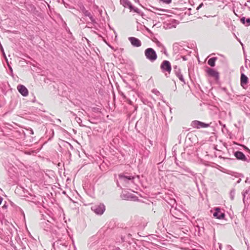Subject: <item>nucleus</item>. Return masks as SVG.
Returning a JSON list of instances; mask_svg holds the SVG:
<instances>
[{"mask_svg":"<svg viewBox=\"0 0 250 250\" xmlns=\"http://www.w3.org/2000/svg\"><path fill=\"white\" fill-rule=\"evenodd\" d=\"M54 250H69L68 243L65 239H59L53 244Z\"/></svg>","mask_w":250,"mask_h":250,"instance_id":"1","label":"nucleus"},{"mask_svg":"<svg viewBox=\"0 0 250 250\" xmlns=\"http://www.w3.org/2000/svg\"><path fill=\"white\" fill-rule=\"evenodd\" d=\"M145 55L147 59L151 62H154L157 58L155 50L152 48H148L145 51Z\"/></svg>","mask_w":250,"mask_h":250,"instance_id":"2","label":"nucleus"},{"mask_svg":"<svg viewBox=\"0 0 250 250\" xmlns=\"http://www.w3.org/2000/svg\"><path fill=\"white\" fill-rule=\"evenodd\" d=\"M91 209L96 214L101 215L105 211V207L103 203H99L92 205Z\"/></svg>","mask_w":250,"mask_h":250,"instance_id":"3","label":"nucleus"},{"mask_svg":"<svg viewBox=\"0 0 250 250\" xmlns=\"http://www.w3.org/2000/svg\"><path fill=\"white\" fill-rule=\"evenodd\" d=\"M160 68L162 71L165 73L166 76L168 77L167 73L169 75L171 71V66L170 62L167 60L164 61L161 64Z\"/></svg>","mask_w":250,"mask_h":250,"instance_id":"4","label":"nucleus"},{"mask_svg":"<svg viewBox=\"0 0 250 250\" xmlns=\"http://www.w3.org/2000/svg\"><path fill=\"white\" fill-rule=\"evenodd\" d=\"M170 213L174 218L178 219H182L185 217L184 214L176 208L171 209Z\"/></svg>","mask_w":250,"mask_h":250,"instance_id":"5","label":"nucleus"},{"mask_svg":"<svg viewBox=\"0 0 250 250\" xmlns=\"http://www.w3.org/2000/svg\"><path fill=\"white\" fill-rule=\"evenodd\" d=\"M191 125L194 128H202L208 127L209 126V125L199 121L195 120L191 122Z\"/></svg>","mask_w":250,"mask_h":250,"instance_id":"6","label":"nucleus"},{"mask_svg":"<svg viewBox=\"0 0 250 250\" xmlns=\"http://www.w3.org/2000/svg\"><path fill=\"white\" fill-rule=\"evenodd\" d=\"M173 71L174 72L176 76L179 78V79L181 82H183L184 84H185L186 82L183 75L181 74L180 68L177 65H175L173 66Z\"/></svg>","mask_w":250,"mask_h":250,"instance_id":"7","label":"nucleus"},{"mask_svg":"<svg viewBox=\"0 0 250 250\" xmlns=\"http://www.w3.org/2000/svg\"><path fill=\"white\" fill-rule=\"evenodd\" d=\"M206 72L209 76L214 78L216 80L219 79V73L214 69L210 68H207Z\"/></svg>","mask_w":250,"mask_h":250,"instance_id":"8","label":"nucleus"},{"mask_svg":"<svg viewBox=\"0 0 250 250\" xmlns=\"http://www.w3.org/2000/svg\"><path fill=\"white\" fill-rule=\"evenodd\" d=\"M119 178L121 181L124 182L125 183H128L129 181L133 182V181L134 179L133 176H125L122 174L119 175Z\"/></svg>","mask_w":250,"mask_h":250,"instance_id":"9","label":"nucleus"},{"mask_svg":"<svg viewBox=\"0 0 250 250\" xmlns=\"http://www.w3.org/2000/svg\"><path fill=\"white\" fill-rule=\"evenodd\" d=\"M128 40L131 44L134 47H138L141 46L142 43L140 40L135 37H129Z\"/></svg>","mask_w":250,"mask_h":250,"instance_id":"10","label":"nucleus"},{"mask_svg":"<svg viewBox=\"0 0 250 250\" xmlns=\"http://www.w3.org/2000/svg\"><path fill=\"white\" fill-rule=\"evenodd\" d=\"M234 155L238 160L247 162H249L246 156L241 151H237L234 152Z\"/></svg>","mask_w":250,"mask_h":250,"instance_id":"11","label":"nucleus"},{"mask_svg":"<svg viewBox=\"0 0 250 250\" xmlns=\"http://www.w3.org/2000/svg\"><path fill=\"white\" fill-rule=\"evenodd\" d=\"M17 89L18 91L21 93V94L23 96L25 97L28 95V89L23 85H19L17 86Z\"/></svg>","mask_w":250,"mask_h":250,"instance_id":"12","label":"nucleus"},{"mask_svg":"<svg viewBox=\"0 0 250 250\" xmlns=\"http://www.w3.org/2000/svg\"><path fill=\"white\" fill-rule=\"evenodd\" d=\"M121 4H122L125 7H128L130 10H134L135 11L137 12L138 9H134L133 6L132 5L130 2L128 0H120Z\"/></svg>","mask_w":250,"mask_h":250,"instance_id":"13","label":"nucleus"},{"mask_svg":"<svg viewBox=\"0 0 250 250\" xmlns=\"http://www.w3.org/2000/svg\"><path fill=\"white\" fill-rule=\"evenodd\" d=\"M213 216L217 219H222L225 217L224 213L222 212L219 208H216L213 213Z\"/></svg>","mask_w":250,"mask_h":250,"instance_id":"14","label":"nucleus"},{"mask_svg":"<svg viewBox=\"0 0 250 250\" xmlns=\"http://www.w3.org/2000/svg\"><path fill=\"white\" fill-rule=\"evenodd\" d=\"M82 11H83V14H84V15L85 17H88L89 18V19L90 20V21L92 23H95L96 22L95 19L93 18L92 14L88 10H86L83 7L82 10Z\"/></svg>","mask_w":250,"mask_h":250,"instance_id":"15","label":"nucleus"},{"mask_svg":"<svg viewBox=\"0 0 250 250\" xmlns=\"http://www.w3.org/2000/svg\"><path fill=\"white\" fill-rule=\"evenodd\" d=\"M121 197L122 199L126 200H131L135 197L132 194L126 192L122 193Z\"/></svg>","mask_w":250,"mask_h":250,"instance_id":"16","label":"nucleus"},{"mask_svg":"<svg viewBox=\"0 0 250 250\" xmlns=\"http://www.w3.org/2000/svg\"><path fill=\"white\" fill-rule=\"evenodd\" d=\"M248 77L243 73H242L241 75V85L242 87H244L245 85H246L248 83Z\"/></svg>","mask_w":250,"mask_h":250,"instance_id":"17","label":"nucleus"},{"mask_svg":"<svg viewBox=\"0 0 250 250\" xmlns=\"http://www.w3.org/2000/svg\"><path fill=\"white\" fill-rule=\"evenodd\" d=\"M122 241L123 242L127 243L129 245H131L133 242V239L129 237V235H124L121 237Z\"/></svg>","mask_w":250,"mask_h":250,"instance_id":"18","label":"nucleus"},{"mask_svg":"<svg viewBox=\"0 0 250 250\" xmlns=\"http://www.w3.org/2000/svg\"><path fill=\"white\" fill-rule=\"evenodd\" d=\"M240 21L246 26L250 25V18L246 19L245 17H243L240 19Z\"/></svg>","mask_w":250,"mask_h":250,"instance_id":"19","label":"nucleus"},{"mask_svg":"<svg viewBox=\"0 0 250 250\" xmlns=\"http://www.w3.org/2000/svg\"><path fill=\"white\" fill-rule=\"evenodd\" d=\"M217 59V57H212L209 59L208 62V63L211 67H213L215 64V61Z\"/></svg>","mask_w":250,"mask_h":250,"instance_id":"20","label":"nucleus"},{"mask_svg":"<svg viewBox=\"0 0 250 250\" xmlns=\"http://www.w3.org/2000/svg\"><path fill=\"white\" fill-rule=\"evenodd\" d=\"M234 195H235V191H234V190H231L230 192V199L231 200H233L234 198Z\"/></svg>","mask_w":250,"mask_h":250,"instance_id":"21","label":"nucleus"},{"mask_svg":"<svg viewBox=\"0 0 250 250\" xmlns=\"http://www.w3.org/2000/svg\"><path fill=\"white\" fill-rule=\"evenodd\" d=\"M181 242L185 244H188L189 243V240L186 237H183L181 238Z\"/></svg>","mask_w":250,"mask_h":250,"instance_id":"22","label":"nucleus"},{"mask_svg":"<svg viewBox=\"0 0 250 250\" xmlns=\"http://www.w3.org/2000/svg\"><path fill=\"white\" fill-rule=\"evenodd\" d=\"M173 50L174 51H176L178 50L179 47V44L177 43H175L173 45Z\"/></svg>","mask_w":250,"mask_h":250,"instance_id":"23","label":"nucleus"},{"mask_svg":"<svg viewBox=\"0 0 250 250\" xmlns=\"http://www.w3.org/2000/svg\"><path fill=\"white\" fill-rule=\"evenodd\" d=\"M15 240L17 241V242L20 244V242H21V239L19 237V235H15Z\"/></svg>","mask_w":250,"mask_h":250,"instance_id":"24","label":"nucleus"},{"mask_svg":"<svg viewBox=\"0 0 250 250\" xmlns=\"http://www.w3.org/2000/svg\"><path fill=\"white\" fill-rule=\"evenodd\" d=\"M8 65L9 71H10V75L12 77H13L14 74H13V69L12 68V67L10 65H9V64H8Z\"/></svg>","mask_w":250,"mask_h":250,"instance_id":"25","label":"nucleus"},{"mask_svg":"<svg viewBox=\"0 0 250 250\" xmlns=\"http://www.w3.org/2000/svg\"><path fill=\"white\" fill-rule=\"evenodd\" d=\"M76 120L78 124H79L80 125L82 122V121L81 119L80 118L78 117H76Z\"/></svg>","mask_w":250,"mask_h":250,"instance_id":"26","label":"nucleus"},{"mask_svg":"<svg viewBox=\"0 0 250 250\" xmlns=\"http://www.w3.org/2000/svg\"><path fill=\"white\" fill-rule=\"evenodd\" d=\"M249 190H246L244 193H243V196H244V198H243V201H244V200H245V195L246 194H248L249 193Z\"/></svg>","mask_w":250,"mask_h":250,"instance_id":"27","label":"nucleus"},{"mask_svg":"<svg viewBox=\"0 0 250 250\" xmlns=\"http://www.w3.org/2000/svg\"><path fill=\"white\" fill-rule=\"evenodd\" d=\"M226 247L228 250H231V249H233L232 247L229 245H227Z\"/></svg>","mask_w":250,"mask_h":250,"instance_id":"28","label":"nucleus"},{"mask_svg":"<svg viewBox=\"0 0 250 250\" xmlns=\"http://www.w3.org/2000/svg\"><path fill=\"white\" fill-rule=\"evenodd\" d=\"M244 240H245V243L246 245L248 247L249 246V243L248 240L246 239L245 238L244 239Z\"/></svg>","mask_w":250,"mask_h":250,"instance_id":"29","label":"nucleus"},{"mask_svg":"<svg viewBox=\"0 0 250 250\" xmlns=\"http://www.w3.org/2000/svg\"><path fill=\"white\" fill-rule=\"evenodd\" d=\"M203 5V3H201L197 8V9L198 10L199 8L202 7V6Z\"/></svg>","mask_w":250,"mask_h":250,"instance_id":"30","label":"nucleus"},{"mask_svg":"<svg viewBox=\"0 0 250 250\" xmlns=\"http://www.w3.org/2000/svg\"><path fill=\"white\" fill-rule=\"evenodd\" d=\"M218 244H219V249H220V250H221L222 248V244H220V243H218Z\"/></svg>","mask_w":250,"mask_h":250,"instance_id":"31","label":"nucleus"},{"mask_svg":"<svg viewBox=\"0 0 250 250\" xmlns=\"http://www.w3.org/2000/svg\"><path fill=\"white\" fill-rule=\"evenodd\" d=\"M245 182L247 183H250V181L249 180V179L247 178L245 181Z\"/></svg>","mask_w":250,"mask_h":250,"instance_id":"32","label":"nucleus"},{"mask_svg":"<svg viewBox=\"0 0 250 250\" xmlns=\"http://www.w3.org/2000/svg\"><path fill=\"white\" fill-rule=\"evenodd\" d=\"M113 250H122L119 247L115 248Z\"/></svg>","mask_w":250,"mask_h":250,"instance_id":"33","label":"nucleus"},{"mask_svg":"<svg viewBox=\"0 0 250 250\" xmlns=\"http://www.w3.org/2000/svg\"><path fill=\"white\" fill-rule=\"evenodd\" d=\"M222 89L223 91H224L225 92H226V91H227V89H226V88H225V87H223V88H222Z\"/></svg>","mask_w":250,"mask_h":250,"instance_id":"34","label":"nucleus"},{"mask_svg":"<svg viewBox=\"0 0 250 250\" xmlns=\"http://www.w3.org/2000/svg\"><path fill=\"white\" fill-rule=\"evenodd\" d=\"M2 200H3L2 198H1V197L0 196V204H1V202H2Z\"/></svg>","mask_w":250,"mask_h":250,"instance_id":"35","label":"nucleus"},{"mask_svg":"<svg viewBox=\"0 0 250 250\" xmlns=\"http://www.w3.org/2000/svg\"><path fill=\"white\" fill-rule=\"evenodd\" d=\"M183 60H184V61L187 60V58H186V56H183Z\"/></svg>","mask_w":250,"mask_h":250,"instance_id":"36","label":"nucleus"},{"mask_svg":"<svg viewBox=\"0 0 250 250\" xmlns=\"http://www.w3.org/2000/svg\"><path fill=\"white\" fill-rule=\"evenodd\" d=\"M245 149L248 150L249 151V152L250 153V150L248 149V148H247V147H245Z\"/></svg>","mask_w":250,"mask_h":250,"instance_id":"37","label":"nucleus"},{"mask_svg":"<svg viewBox=\"0 0 250 250\" xmlns=\"http://www.w3.org/2000/svg\"><path fill=\"white\" fill-rule=\"evenodd\" d=\"M241 180V179H239L238 180V181H237V183H239L240 182Z\"/></svg>","mask_w":250,"mask_h":250,"instance_id":"38","label":"nucleus"},{"mask_svg":"<svg viewBox=\"0 0 250 250\" xmlns=\"http://www.w3.org/2000/svg\"><path fill=\"white\" fill-rule=\"evenodd\" d=\"M247 250H250V247L249 246L248 247Z\"/></svg>","mask_w":250,"mask_h":250,"instance_id":"39","label":"nucleus"},{"mask_svg":"<svg viewBox=\"0 0 250 250\" xmlns=\"http://www.w3.org/2000/svg\"><path fill=\"white\" fill-rule=\"evenodd\" d=\"M11 226H12V228H13V229H15V228H14V226H13V225H11Z\"/></svg>","mask_w":250,"mask_h":250,"instance_id":"40","label":"nucleus"},{"mask_svg":"<svg viewBox=\"0 0 250 250\" xmlns=\"http://www.w3.org/2000/svg\"><path fill=\"white\" fill-rule=\"evenodd\" d=\"M11 226H12V228H13V229H15V228H14V226H13V225H11Z\"/></svg>","mask_w":250,"mask_h":250,"instance_id":"41","label":"nucleus"},{"mask_svg":"<svg viewBox=\"0 0 250 250\" xmlns=\"http://www.w3.org/2000/svg\"><path fill=\"white\" fill-rule=\"evenodd\" d=\"M11 226H12V228H13V229H15V228H14V226H13V225H11Z\"/></svg>","mask_w":250,"mask_h":250,"instance_id":"42","label":"nucleus"},{"mask_svg":"<svg viewBox=\"0 0 250 250\" xmlns=\"http://www.w3.org/2000/svg\"><path fill=\"white\" fill-rule=\"evenodd\" d=\"M11 226H12V228H13V229H15V228H14V226H13V225H11Z\"/></svg>","mask_w":250,"mask_h":250,"instance_id":"43","label":"nucleus"},{"mask_svg":"<svg viewBox=\"0 0 250 250\" xmlns=\"http://www.w3.org/2000/svg\"><path fill=\"white\" fill-rule=\"evenodd\" d=\"M117 186H118V187L119 186V184H118V182H117Z\"/></svg>","mask_w":250,"mask_h":250,"instance_id":"44","label":"nucleus"},{"mask_svg":"<svg viewBox=\"0 0 250 250\" xmlns=\"http://www.w3.org/2000/svg\"><path fill=\"white\" fill-rule=\"evenodd\" d=\"M248 161H249V162H250V159H248Z\"/></svg>","mask_w":250,"mask_h":250,"instance_id":"45","label":"nucleus"},{"mask_svg":"<svg viewBox=\"0 0 250 250\" xmlns=\"http://www.w3.org/2000/svg\"><path fill=\"white\" fill-rule=\"evenodd\" d=\"M183 232L184 233H186V232H185L184 231H183Z\"/></svg>","mask_w":250,"mask_h":250,"instance_id":"46","label":"nucleus"},{"mask_svg":"<svg viewBox=\"0 0 250 250\" xmlns=\"http://www.w3.org/2000/svg\"><path fill=\"white\" fill-rule=\"evenodd\" d=\"M249 189H250V188H249Z\"/></svg>","mask_w":250,"mask_h":250,"instance_id":"47","label":"nucleus"}]
</instances>
